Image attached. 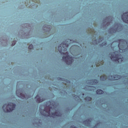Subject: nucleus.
Here are the masks:
<instances>
[{
  "mask_svg": "<svg viewBox=\"0 0 128 128\" xmlns=\"http://www.w3.org/2000/svg\"><path fill=\"white\" fill-rule=\"evenodd\" d=\"M68 42H63L58 47V50L61 54H64L66 56H62L63 60L68 64V66H70L74 62V58L68 55V52H66L68 50Z\"/></svg>",
  "mask_w": 128,
  "mask_h": 128,
  "instance_id": "nucleus-1",
  "label": "nucleus"
},
{
  "mask_svg": "<svg viewBox=\"0 0 128 128\" xmlns=\"http://www.w3.org/2000/svg\"><path fill=\"white\" fill-rule=\"evenodd\" d=\"M54 112H50V109H48L47 108H45L44 109L39 108V112L41 116H49V118H60L62 114L60 112V110L58 108H55Z\"/></svg>",
  "mask_w": 128,
  "mask_h": 128,
  "instance_id": "nucleus-2",
  "label": "nucleus"
},
{
  "mask_svg": "<svg viewBox=\"0 0 128 128\" xmlns=\"http://www.w3.org/2000/svg\"><path fill=\"white\" fill-rule=\"evenodd\" d=\"M20 81L18 82L16 84V95L17 96L22 100H28V98H32L30 95L26 93L24 89L20 88Z\"/></svg>",
  "mask_w": 128,
  "mask_h": 128,
  "instance_id": "nucleus-3",
  "label": "nucleus"
},
{
  "mask_svg": "<svg viewBox=\"0 0 128 128\" xmlns=\"http://www.w3.org/2000/svg\"><path fill=\"white\" fill-rule=\"evenodd\" d=\"M109 56L112 60L116 62H122L124 60V58L120 54L116 53V52H113L110 53Z\"/></svg>",
  "mask_w": 128,
  "mask_h": 128,
  "instance_id": "nucleus-4",
  "label": "nucleus"
},
{
  "mask_svg": "<svg viewBox=\"0 0 128 128\" xmlns=\"http://www.w3.org/2000/svg\"><path fill=\"white\" fill-rule=\"evenodd\" d=\"M16 104L15 103L10 102L6 105H3L2 108L4 112H12L16 109Z\"/></svg>",
  "mask_w": 128,
  "mask_h": 128,
  "instance_id": "nucleus-5",
  "label": "nucleus"
},
{
  "mask_svg": "<svg viewBox=\"0 0 128 128\" xmlns=\"http://www.w3.org/2000/svg\"><path fill=\"white\" fill-rule=\"evenodd\" d=\"M46 108L50 110H54L56 108V103L54 101H48L46 102V106H44V110Z\"/></svg>",
  "mask_w": 128,
  "mask_h": 128,
  "instance_id": "nucleus-6",
  "label": "nucleus"
},
{
  "mask_svg": "<svg viewBox=\"0 0 128 128\" xmlns=\"http://www.w3.org/2000/svg\"><path fill=\"white\" fill-rule=\"evenodd\" d=\"M62 86H64V90H62L61 92V94L62 96H66V94H68V92H66V90H68V89L69 88L70 90V92H72V86H68L66 85V86H64V84H62Z\"/></svg>",
  "mask_w": 128,
  "mask_h": 128,
  "instance_id": "nucleus-7",
  "label": "nucleus"
},
{
  "mask_svg": "<svg viewBox=\"0 0 128 128\" xmlns=\"http://www.w3.org/2000/svg\"><path fill=\"white\" fill-rule=\"evenodd\" d=\"M37 104H40V102H44L45 98L42 96H40L39 94H38L34 98Z\"/></svg>",
  "mask_w": 128,
  "mask_h": 128,
  "instance_id": "nucleus-8",
  "label": "nucleus"
},
{
  "mask_svg": "<svg viewBox=\"0 0 128 128\" xmlns=\"http://www.w3.org/2000/svg\"><path fill=\"white\" fill-rule=\"evenodd\" d=\"M92 118H90L82 122V124L86 126H90L92 125Z\"/></svg>",
  "mask_w": 128,
  "mask_h": 128,
  "instance_id": "nucleus-9",
  "label": "nucleus"
},
{
  "mask_svg": "<svg viewBox=\"0 0 128 128\" xmlns=\"http://www.w3.org/2000/svg\"><path fill=\"white\" fill-rule=\"evenodd\" d=\"M124 42H126V40L124 39H120L118 40V46L120 50H124Z\"/></svg>",
  "mask_w": 128,
  "mask_h": 128,
  "instance_id": "nucleus-10",
  "label": "nucleus"
},
{
  "mask_svg": "<svg viewBox=\"0 0 128 128\" xmlns=\"http://www.w3.org/2000/svg\"><path fill=\"white\" fill-rule=\"evenodd\" d=\"M108 80H118V79H112V78H108V77L106 76V75H102L100 76V80H108Z\"/></svg>",
  "mask_w": 128,
  "mask_h": 128,
  "instance_id": "nucleus-11",
  "label": "nucleus"
},
{
  "mask_svg": "<svg viewBox=\"0 0 128 128\" xmlns=\"http://www.w3.org/2000/svg\"><path fill=\"white\" fill-rule=\"evenodd\" d=\"M122 18L124 22L128 24V12L124 13L122 16Z\"/></svg>",
  "mask_w": 128,
  "mask_h": 128,
  "instance_id": "nucleus-12",
  "label": "nucleus"
},
{
  "mask_svg": "<svg viewBox=\"0 0 128 128\" xmlns=\"http://www.w3.org/2000/svg\"><path fill=\"white\" fill-rule=\"evenodd\" d=\"M104 104V100H97L96 102V106L100 108H102V104Z\"/></svg>",
  "mask_w": 128,
  "mask_h": 128,
  "instance_id": "nucleus-13",
  "label": "nucleus"
},
{
  "mask_svg": "<svg viewBox=\"0 0 128 128\" xmlns=\"http://www.w3.org/2000/svg\"><path fill=\"white\" fill-rule=\"evenodd\" d=\"M33 124H34V126H40V125L42 126V120H38L37 121L33 122Z\"/></svg>",
  "mask_w": 128,
  "mask_h": 128,
  "instance_id": "nucleus-14",
  "label": "nucleus"
},
{
  "mask_svg": "<svg viewBox=\"0 0 128 128\" xmlns=\"http://www.w3.org/2000/svg\"><path fill=\"white\" fill-rule=\"evenodd\" d=\"M74 106H71L69 107L66 108L65 112H70L71 110H72L74 109Z\"/></svg>",
  "mask_w": 128,
  "mask_h": 128,
  "instance_id": "nucleus-15",
  "label": "nucleus"
},
{
  "mask_svg": "<svg viewBox=\"0 0 128 128\" xmlns=\"http://www.w3.org/2000/svg\"><path fill=\"white\" fill-rule=\"evenodd\" d=\"M92 88L93 87L92 86H86L84 87V90H89L90 92L94 90Z\"/></svg>",
  "mask_w": 128,
  "mask_h": 128,
  "instance_id": "nucleus-16",
  "label": "nucleus"
},
{
  "mask_svg": "<svg viewBox=\"0 0 128 128\" xmlns=\"http://www.w3.org/2000/svg\"><path fill=\"white\" fill-rule=\"evenodd\" d=\"M96 94H104V90L102 89H98L96 91Z\"/></svg>",
  "mask_w": 128,
  "mask_h": 128,
  "instance_id": "nucleus-17",
  "label": "nucleus"
},
{
  "mask_svg": "<svg viewBox=\"0 0 128 128\" xmlns=\"http://www.w3.org/2000/svg\"><path fill=\"white\" fill-rule=\"evenodd\" d=\"M72 98L75 100H80V96L76 95H72Z\"/></svg>",
  "mask_w": 128,
  "mask_h": 128,
  "instance_id": "nucleus-18",
  "label": "nucleus"
},
{
  "mask_svg": "<svg viewBox=\"0 0 128 128\" xmlns=\"http://www.w3.org/2000/svg\"><path fill=\"white\" fill-rule=\"evenodd\" d=\"M85 100L86 102H90V100H92V98L90 96H86L85 98Z\"/></svg>",
  "mask_w": 128,
  "mask_h": 128,
  "instance_id": "nucleus-19",
  "label": "nucleus"
},
{
  "mask_svg": "<svg viewBox=\"0 0 128 128\" xmlns=\"http://www.w3.org/2000/svg\"><path fill=\"white\" fill-rule=\"evenodd\" d=\"M16 40L13 41L12 44V46H14L16 45Z\"/></svg>",
  "mask_w": 128,
  "mask_h": 128,
  "instance_id": "nucleus-20",
  "label": "nucleus"
},
{
  "mask_svg": "<svg viewBox=\"0 0 128 128\" xmlns=\"http://www.w3.org/2000/svg\"><path fill=\"white\" fill-rule=\"evenodd\" d=\"M29 50H33L34 49V46L32 44H30L28 46Z\"/></svg>",
  "mask_w": 128,
  "mask_h": 128,
  "instance_id": "nucleus-21",
  "label": "nucleus"
},
{
  "mask_svg": "<svg viewBox=\"0 0 128 128\" xmlns=\"http://www.w3.org/2000/svg\"><path fill=\"white\" fill-rule=\"evenodd\" d=\"M100 124H102V122H100L98 120V121H97V123L96 124V125L98 126H100Z\"/></svg>",
  "mask_w": 128,
  "mask_h": 128,
  "instance_id": "nucleus-22",
  "label": "nucleus"
},
{
  "mask_svg": "<svg viewBox=\"0 0 128 128\" xmlns=\"http://www.w3.org/2000/svg\"><path fill=\"white\" fill-rule=\"evenodd\" d=\"M92 82H93L94 84V82H96V84H98V82H99L100 81H98V80H96V81L92 80Z\"/></svg>",
  "mask_w": 128,
  "mask_h": 128,
  "instance_id": "nucleus-23",
  "label": "nucleus"
},
{
  "mask_svg": "<svg viewBox=\"0 0 128 128\" xmlns=\"http://www.w3.org/2000/svg\"><path fill=\"white\" fill-rule=\"evenodd\" d=\"M70 128H78V127H76V126H70Z\"/></svg>",
  "mask_w": 128,
  "mask_h": 128,
  "instance_id": "nucleus-24",
  "label": "nucleus"
},
{
  "mask_svg": "<svg viewBox=\"0 0 128 128\" xmlns=\"http://www.w3.org/2000/svg\"><path fill=\"white\" fill-rule=\"evenodd\" d=\"M92 128H98V125H96H96L92 126Z\"/></svg>",
  "mask_w": 128,
  "mask_h": 128,
  "instance_id": "nucleus-25",
  "label": "nucleus"
},
{
  "mask_svg": "<svg viewBox=\"0 0 128 128\" xmlns=\"http://www.w3.org/2000/svg\"><path fill=\"white\" fill-rule=\"evenodd\" d=\"M64 82H66L68 84H70V80H64Z\"/></svg>",
  "mask_w": 128,
  "mask_h": 128,
  "instance_id": "nucleus-26",
  "label": "nucleus"
},
{
  "mask_svg": "<svg viewBox=\"0 0 128 128\" xmlns=\"http://www.w3.org/2000/svg\"><path fill=\"white\" fill-rule=\"evenodd\" d=\"M49 122H54V120H52V119H50L49 120Z\"/></svg>",
  "mask_w": 128,
  "mask_h": 128,
  "instance_id": "nucleus-27",
  "label": "nucleus"
},
{
  "mask_svg": "<svg viewBox=\"0 0 128 128\" xmlns=\"http://www.w3.org/2000/svg\"><path fill=\"white\" fill-rule=\"evenodd\" d=\"M56 122H58V123H60V120H58V121H56Z\"/></svg>",
  "mask_w": 128,
  "mask_h": 128,
  "instance_id": "nucleus-28",
  "label": "nucleus"
},
{
  "mask_svg": "<svg viewBox=\"0 0 128 128\" xmlns=\"http://www.w3.org/2000/svg\"><path fill=\"white\" fill-rule=\"evenodd\" d=\"M116 116H118V114H116Z\"/></svg>",
  "mask_w": 128,
  "mask_h": 128,
  "instance_id": "nucleus-29",
  "label": "nucleus"
},
{
  "mask_svg": "<svg viewBox=\"0 0 128 128\" xmlns=\"http://www.w3.org/2000/svg\"><path fill=\"white\" fill-rule=\"evenodd\" d=\"M106 44H107L106 42H105V43H104V45H105V46H106Z\"/></svg>",
  "mask_w": 128,
  "mask_h": 128,
  "instance_id": "nucleus-30",
  "label": "nucleus"
},
{
  "mask_svg": "<svg viewBox=\"0 0 128 128\" xmlns=\"http://www.w3.org/2000/svg\"><path fill=\"white\" fill-rule=\"evenodd\" d=\"M92 80H97L96 79Z\"/></svg>",
  "mask_w": 128,
  "mask_h": 128,
  "instance_id": "nucleus-31",
  "label": "nucleus"
},
{
  "mask_svg": "<svg viewBox=\"0 0 128 128\" xmlns=\"http://www.w3.org/2000/svg\"><path fill=\"white\" fill-rule=\"evenodd\" d=\"M82 96H84V94H82Z\"/></svg>",
  "mask_w": 128,
  "mask_h": 128,
  "instance_id": "nucleus-32",
  "label": "nucleus"
},
{
  "mask_svg": "<svg viewBox=\"0 0 128 128\" xmlns=\"http://www.w3.org/2000/svg\"><path fill=\"white\" fill-rule=\"evenodd\" d=\"M126 82H128V80L126 81Z\"/></svg>",
  "mask_w": 128,
  "mask_h": 128,
  "instance_id": "nucleus-33",
  "label": "nucleus"
},
{
  "mask_svg": "<svg viewBox=\"0 0 128 128\" xmlns=\"http://www.w3.org/2000/svg\"><path fill=\"white\" fill-rule=\"evenodd\" d=\"M62 82V81H59V82Z\"/></svg>",
  "mask_w": 128,
  "mask_h": 128,
  "instance_id": "nucleus-34",
  "label": "nucleus"
},
{
  "mask_svg": "<svg viewBox=\"0 0 128 128\" xmlns=\"http://www.w3.org/2000/svg\"><path fill=\"white\" fill-rule=\"evenodd\" d=\"M62 82V81H59V82Z\"/></svg>",
  "mask_w": 128,
  "mask_h": 128,
  "instance_id": "nucleus-35",
  "label": "nucleus"
},
{
  "mask_svg": "<svg viewBox=\"0 0 128 128\" xmlns=\"http://www.w3.org/2000/svg\"><path fill=\"white\" fill-rule=\"evenodd\" d=\"M60 80H62L60 79Z\"/></svg>",
  "mask_w": 128,
  "mask_h": 128,
  "instance_id": "nucleus-36",
  "label": "nucleus"
},
{
  "mask_svg": "<svg viewBox=\"0 0 128 128\" xmlns=\"http://www.w3.org/2000/svg\"><path fill=\"white\" fill-rule=\"evenodd\" d=\"M96 40H95V42H96Z\"/></svg>",
  "mask_w": 128,
  "mask_h": 128,
  "instance_id": "nucleus-37",
  "label": "nucleus"
},
{
  "mask_svg": "<svg viewBox=\"0 0 128 128\" xmlns=\"http://www.w3.org/2000/svg\"><path fill=\"white\" fill-rule=\"evenodd\" d=\"M86 82H88V81H86Z\"/></svg>",
  "mask_w": 128,
  "mask_h": 128,
  "instance_id": "nucleus-38",
  "label": "nucleus"
},
{
  "mask_svg": "<svg viewBox=\"0 0 128 128\" xmlns=\"http://www.w3.org/2000/svg\"><path fill=\"white\" fill-rule=\"evenodd\" d=\"M123 82H126V80H124V81H123Z\"/></svg>",
  "mask_w": 128,
  "mask_h": 128,
  "instance_id": "nucleus-39",
  "label": "nucleus"
}]
</instances>
